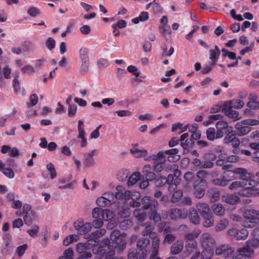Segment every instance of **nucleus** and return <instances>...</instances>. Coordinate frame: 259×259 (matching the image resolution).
I'll use <instances>...</instances> for the list:
<instances>
[{
	"label": "nucleus",
	"instance_id": "obj_1",
	"mask_svg": "<svg viewBox=\"0 0 259 259\" xmlns=\"http://www.w3.org/2000/svg\"><path fill=\"white\" fill-rule=\"evenodd\" d=\"M245 221L243 226L246 228H253L259 225V211L253 209H247L243 212Z\"/></svg>",
	"mask_w": 259,
	"mask_h": 259
},
{
	"label": "nucleus",
	"instance_id": "obj_2",
	"mask_svg": "<svg viewBox=\"0 0 259 259\" xmlns=\"http://www.w3.org/2000/svg\"><path fill=\"white\" fill-rule=\"evenodd\" d=\"M258 121L256 119H246L237 122L235 125V133L239 136L247 134L251 130L250 125H256Z\"/></svg>",
	"mask_w": 259,
	"mask_h": 259
},
{
	"label": "nucleus",
	"instance_id": "obj_3",
	"mask_svg": "<svg viewBox=\"0 0 259 259\" xmlns=\"http://www.w3.org/2000/svg\"><path fill=\"white\" fill-rule=\"evenodd\" d=\"M110 240L112 241V246L117 248L119 252L122 251L126 245L125 234H121L117 230H113L110 235Z\"/></svg>",
	"mask_w": 259,
	"mask_h": 259
},
{
	"label": "nucleus",
	"instance_id": "obj_4",
	"mask_svg": "<svg viewBox=\"0 0 259 259\" xmlns=\"http://www.w3.org/2000/svg\"><path fill=\"white\" fill-rule=\"evenodd\" d=\"M242 180V187L238 191L237 194L240 196L252 197L251 188L255 186L256 182L250 178L249 173L247 178Z\"/></svg>",
	"mask_w": 259,
	"mask_h": 259
},
{
	"label": "nucleus",
	"instance_id": "obj_5",
	"mask_svg": "<svg viewBox=\"0 0 259 259\" xmlns=\"http://www.w3.org/2000/svg\"><path fill=\"white\" fill-rule=\"evenodd\" d=\"M236 175H239V178L241 180H244L247 178L249 173L247 172V170L242 168H236L233 170H228L225 171L223 174V178L225 180L227 181V184L228 183L236 178Z\"/></svg>",
	"mask_w": 259,
	"mask_h": 259
},
{
	"label": "nucleus",
	"instance_id": "obj_6",
	"mask_svg": "<svg viewBox=\"0 0 259 259\" xmlns=\"http://www.w3.org/2000/svg\"><path fill=\"white\" fill-rule=\"evenodd\" d=\"M93 246H95L93 245V243L91 241H89L88 240L85 243H78L77 244L76 250L77 252L81 254L79 259L91 258L92 257V253L90 252H88V250Z\"/></svg>",
	"mask_w": 259,
	"mask_h": 259
},
{
	"label": "nucleus",
	"instance_id": "obj_7",
	"mask_svg": "<svg viewBox=\"0 0 259 259\" xmlns=\"http://www.w3.org/2000/svg\"><path fill=\"white\" fill-rule=\"evenodd\" d=\"M73 226L77 231V233L80 235H84V238L90 234L89 233L91 231L92 225L91 223H84L82 220L79 219L73 223Z\"/></svg>",
	"mask_w": 259,
	"mask_h": 259
},
{
	"label": "nucleus",
	"instance_id": "obj_8",
	"mask_svg": "<svg viewBox=\"0 0 259 259\" xmlns=\"http://www.w3.org/2000/svg\"><path fill=\"white\" fill-rule=\"evenodd\" d=\"M147 159L148 160L154 161V171L160 172L163 169L165 159L164 158V153L162 151L159 152L157 154H153L149 156Z\"/></svg>",
	"mask_w": 259,
	"mask_h": 259
},
{
	"label": "nucleus",
	"instance_id": "obj_9",
	"mask_svg": "<svg viewBox=\"0 0 259 259\" xmlns=\"http://www.w3.org/2000/svg\"><path fill=\"white\" fill-rule=\"evenodd\" d=\"M116 190L115 194L111 193V197L113 198L127 201L132 198L131 191L126 190L122 186H117L116 187Z\"/></svg>",
	"mask_w": 259,
	"mask_h": 259
},
{
	"label": "nucleus",
	"instance_id": "obj_10",
	"mask_svg": "<svg viewBox=\"0 0 259 259\" xmlns=\"http://www.w3.org/2000/svg\"><path fill=\"white\" fill-rule=\"evenodd\" d=\"M234 250L228 244L219 245L215 248V254L217 255H222L226 258H229L233 256Z\"/></svg>",
	"mask_w": 259,
	"mask_h": 259
},
{
	"label": "nucleus",
	"instance_id": "obj_11",
	"mask_svg": "<svg viewBox=\"0 0 259 259\" xmlns=\"http://www.w3.org/2000/svg\"><path fill=\"white\" fill-rule=\"evenodd\" d=\"M200 242L203 248L213 249L215 241L211 235L208 233H203L200 236Z\"/></svg>",
	"mask_w": 259,
	"mask_h": 259
},
{
	"label": "nucleus",
	"instance_id": "obj_12",
	"mask_svg": "<svg viewBox=\"0 0 259 259\" xmlns=\"http://www.w3.org/2000/svg\"><path fill=\"white\" fill-rule=\"evenodd\" d=\"M169 217L171 220L185 219L187 217L188 211L185 209L171 208L168 210Z\"/></svg>",
	"mask_w": 259,
	"mask_h": 259
},
{
	"label": "nucleus",
	"instance_id": "obj_13",
	"mask_svg": "<svg viewBox=\"0 0 259 259\" xmlns=\"http://www.w3.org/2000/svg\"><path fill=\"white\" fill-rule=\"evenodd\" d=\"M217 131V139L223 138L225 134H226L230 130V127H232L228 125L227 121L220 120L215 124Z\"/></svg>",
	"mask_w": 259,
	"mask_h": 259
},
{
	"label": "nucleus",
	"instance_id": "obj_14",
	"mask_svg": "<svg viewBox=\"0 0 259 259\" xmlns=\"http://www.w3.org/2000/svg\"><path fill=\"white\" fill-rule=\"evenodd\" d=\"M258 247L259 239L253 238L246 242L245 246L243 247V250L247 256H251L254 253L253 249Z\"/></svg>",
	"mask_w": 259,
	"mask_h": 259
},
{
	"label": "nucleus",
	"instance_id": "obj_15",
	"mask_svg": "<svg viewBox=\"0 0 259 259\" xmlns=\"http://www.w3.org/2000/svg\"><path fill=\"white\" fill-rule=\"evenodd\" d=\"M229 236L234 237L236 240H245L248 236V232L246 229L243 228L240 230L232 228L228 231Z\"/></svg>",
	"mask_w": 259,
	"mask_h": 259
},
{
	"label": "nucleus",
	"instance_id": "obj_16",
	"mask_svg": "<svg viewBox=\"0 0 259 259\" xmlns=\"http://www.w3.org/2000/svg\"><path fill=\"white\" fill-rule=\"evenodd\" d=\"M106 233V230L105 229H100L91 233L90 234H88V235L85 237V239L88 240L89 241H91L93 243V245L96 246L98 245L99 243V238L104 235Z\"/></svg>",
	"mask_w": 259,
	"mask_h": 259
},
{
	"label": "nucleus",
	"instance_id": "obj_17",
	"mask_svg": "<svg viewBox=\"0 0 259 259\" xmlns=\"http://www.w3.org/2000/svg\"><path fill=\"white\" fill-rule=\"evenodd\" d=\"M3 243L1 246V253L3 255H6L11 251L12 239L9 234H6L3 236Z\"/></svg>",
	"mask_w": 259,
	"mask_h": 259
},
{
	"label": "nucleus",
	"instance_id": "obj_18",
	"mask_svg": "<svg viewBox=\"0 0 259 259\" xmlns=\"http://www.w3.org/2000/svg\"><path fill=\"white\" fill-rule=\"evenodd\" d=\"M206 184L201 183V181H194L193 183V194L197 198H202L205 194V189Z\"/></svg>",
	"mask_w": 259,
	"mask_h": 259
},
{
	"label": "nucleus",
	"instance_id": "obj_19",
	"mask_svg": "<svg viewBox=\"0 0 259 259\" xmlns=\"http://www.w3.org/2000/svg\"><path fill=\"white\" fill-rule=\"evenodd\" d=\"M77 130L78 132L77 138L81 140L80 146L82 148L85 147L88 145V142L87 139L85 138V132L84 130V122L81 120H79L78 121Z\"/></svg>",
	"mask_w": 259,
	"mask_h": 259
},
{
	"label": "nucleus",
	"instance_id": "obj_20",
	"mask_svg": "<svg viewBox=\"0 0 259 259\" xmlns=\"http://www.w3.org/2000/svg\"><path fill=\"white\" fill-rule=\"evenodd\" d=\"M223 111L229 118L232 119L234 121H237L240 119L239 112L232 110V108L228 107V104L225 103L223 106Z\"/></svg>",
	"mask_w": 259,
	"mask_h": 259
},
{
	"label": "nucleus",
	"instance_id": "obj_21",
	"mask_svg": "<svg viewBox=\"0 0 259 259\" xmlns=\"http://www.w3.org/2000/svg\"><path fill=\"white\" fill-rule=\"evenodd\" d=\"M209 59L210 60L209 64L212 66L215 65L218 62L221 54V50L220 48L218 46L215 45L214 47V49L209 50Z\"/></svg>",
	"mask_w": 259,
	"mask_h": 259
},
{
	"label": "nucleus",
	"instance_id": "obj_22",
	"mask_svg": "<svg viewBox=\"0 0 259 259\" xmlns=\"http://www.w3.org/2000/svg\"><path fill=\"white\" fill-rule=\"evenodd\" d=\"M143 207L144 209H150L153 207H157L158 206V202L154 199H152L149 196L144 197L141 200Z\"/></svg>",
	"mask_w": 259,
	"mask_h": 259
},
{
	"label": "nucleus",
	"instance_id": "obj_23",
	"mask_svg": "<svg viewBox=\"0 0 259 259\" xmlns=\"http://www.w3.org/2000/svg\"><path fill=\"white\" fill-rule=\"evenodd\" d=\"M154 227L150 224L146 223L145 225V228L143 231H142V235L143 236H148L152 239L153 240H156V239H159L158 237L157 234L156 232H153Z\"/></svg>",
	"mask_w": 259,
	"mask_h": 259
},
{
	"label": "nucleus",
	"instance_id": "obj_24",
	"mask_svg": "<svg viewBox=\"0 0 259 259\" xmlns=\"http://www.w3.org/2000/svg\"><path fill=\"white\" fill-rule=\"evenodd\" d=\"M98 153V151L97 150H93L84 155V164L85 166L89 167L95 164L94 156L96 155Z\"/></svg>",
	"mask_w": 259,
	"mask_h": 259
},
{
	"label": "nucleus",
	"instance_id": "obj_25",
	"mask_svg": "<svg viewBox=\"0 0 259 259\" xmlns=\"http://www.w3.org/2000/svg\"><path fill=\"white\" fill-rule=\"evenodd\" d=\"M164 153V158L165 155H168L167 159L170 162H175L179 160L180 156L178 155L179 150L177 148L170 149L163 152Z\"/></svg>",
	"mask_w": 259,
	"mask_h": 259
},
{
	"label": "nucleus",
	"instance_id": "obj_26",
	"mask_svg": "<svg viewBox=\"0 0 259 259\" xmlns=\"http://www.w3.org/2000/svg\"><path fill=\"white\" fill-rule=\"evenodd\" d=\"M189 133H186L181 136L180 140L181 141V145L184 150L188 149V148L192 147L194 142L192 139H188Z\"/></svg>",
	"mask_w": 259,
	"mask_h": 259
},
{
	"label": "nucleus",
	"instance_id": "obj_27",
	"mask_svg": "<svg viewBox=\"0 0 259 259\" xmlns=\"http://www.w3.org/2000/svg\"><path fill=\"white\" fill-rule=\"evenodd\" d=\"M190 222L195 224L198 225L200 223V219L197 210L193 208H190L188 215Z\"/></svg>",
	"mask_w": 259,
	"mask_h": 259
},
{
	"label": "nucleus",
	"instance_id": "obj_28",
	"mask_svg": "<svg viewBox=\"0 0 259 259\" xmlns=\"http://www.w3.org/2000/svg\"><path fill=\"white\" fill-rule=\"evenodd\" d=\"M138 144L135 145L132 149H130V152L132 155L137 158L143 157L146 156L147 154V151L145 149H138L137 148Z\"/></svg>",
	"mask_w": 259,
	"mask_h": 259
},
{
	"label": "nucleus",
	"instance_id": "obj_29",
	"mask_svg": "<svg viewBox=\"0 0 259 259\" xmlns=\"http://www.w3.org/2000/svg\"><path fill=\"white\" fill-rule=\"evenodd\" d=\"M184 243L182 240H177L173 243L170 247L171 253L174 255L179 254L183 250Z\"/></svg>",
	"mask_w": 259,
	"mask_h": 259
},
{
	"label": "nucleus",
	"instance_id": "obj_30",
	"mask_svg": "<svg viewBox=\"0 0 259 259\" xmlns=\"http://www.w3.org/2000/svg\"><path fill=\"white\" fill-rule=\"evenodd\" d=\"M107 194L104 193V196L98 198L96 200L97 204L100 207H106L109 206L112 202V200L109 197H106Z\"/></svg>",
	"mask_w": 259,
	"mask_h": 259
},
{
	"label": "nucleus",
	"instance_id": "obj_31",
	"mask_svg": "<svg viewBox=\"0 0 259 259\" xmlns=\"http://www.w3.org/2000/svg\"><path fill=\"white\" fill-rule=\"evenodd\" d=\"M31 208V206L29 204L25 203L23 206L22 211L23 213L25 214L24 217V221L26 224H30L32 221V219L28 217Z\"/></svg>",
	"mask_w": 259,
	"mask_h": 259
},
{
	"label": "nucleus",
	"instance_id": "obj_32",
	"mask_svg": "<svg viewBox=\"0 0 259 259\" xmlns=\"http://www.w3.org/2000/svg\"><path fill=\"white\" fill-rule=\"evenodd\" d=\"M150 243V240L149 239L141 238H140L137 243V247L140 249V251L141 253H142L143 251H145V253L146 254V248L148 246V245Z\"/></svg>",
	"mask_w": 259,
	"mask_h": 259
},
{
	"label": "nucleus",
	"instance_id": "obj_33",
	"mask_svg": "<svg viewBox=\"0 0 259 259\" xmlns=\"http://www.w3.org/2000/svg\"><path fill=\"white\" fill-rule=\"evenodd\" d=\"M212 210L214 213L219 216H223L225 213V209L222 204L214 203L212 205Z\"/></svg>",
	"mask_w": 259,
	"mask_h": 259
},
{
	"label": "nucleus",
	"instance_id": "obj_34",
	"mask_svg": "<svg viewBox=\"0 0 259 259\" xmlns=\"http://www.w3.org/2000/svg\"><path fill=\"white\" fill-rule=\"evenodd\" d=\"M222 199L224 201L230 204H234L239 200V197L234 194H227L223 196Z\"/></svg>",
	"mask_w": 259,
	"mask_h": 259
},
{
	"label": "nucleus",
	"instance_id": "obj_35",
	"mask_svg": "<svg viewBox=\"0 0 259 259\" xmlns=\"http://www.w3.org/2000/svg\"><path fill=\"white\" fill-rule=\"evenodd\" d=\"M197 211L200 213L201 216L205 213L210 212V210L208 205L205 203H198L196 205Z\"/></svg>",
	"mask_w": 259,
	"mask_h": 259
},
{
	"label": "nucleus",
	"instance_id": "obj_36",
	"mask_svg": "<svg viewBox=\"0 0 259 259\" xmlns=\"http://www.w3.org/2000/svg\"><path fill=\"white\" fill-rule=\"evenodd\" d=\"M102 247H99L97 250V253L101 255H105L106 259H115L114 256L115 255V251L111 250L106 253V250L102 248Z\"/></svg>",
	"mask_w": 259,
	"mask_h": 259
},
{
	"label": "nucleus",
	"instance_id": "obj_37",
	"mask_svg": "<svg viewBox=\"0 0 259 259\" xmlns=\"http://www.w3.org/2000/svg\"><path fill=\"white\" fill-rule=\"evenodd\" d=\"M149 18V13L147 12H142L140 13L139 17L135 18L132 20L133 23L135 24H138L140 21L145 22Z\"/></svg>",
	"mask_w": 259,
	"mask_h": 259
},
{
	"label": "nucleus",
	"instance_id": "obj_38",
	"mask_svg": "<svg viewBox=\"0 0 259 259\" xmlns=\"http://www.w3.org/2000/svg\"><path fill=\"white\" fill-rule=\"evenodd\" d=\"M133 214L137 220L140 222L144 221L147 217L146 212L140 208L136 209Z\"/></svg>",
	"mask_w": 259,
	"mask_h": 259
},
{
	"label": "nucleus",
	"instance_id": "obj_39",
	"mask_svg": "<svg viewBox=\"0 0 259 259\" xmlns=\"http://www.w3.org/2000/svg\"><path fill=\"white\" fill-rule=\"evenodd\" d=\"M141 174L139 172H135L128 179L127 184L128 186H133L140 180Z\"/></svg>",
	"mask_w": 259,
	"mask_h": 259
},
{
	"label": "nucleus",
	"instance_id": "obj_40",
	"mask_svg": "<svg viewBox=\"0 0 259 259\" xmlns=\"http://www.w3.org/2000/svg\"><path fill=\"white\" fill-rule=\"evenodd\" d=\"M146 256V254L144 250L142 251V253L141 252V254L135 250H132L128 253L127 258L128 259H145Z\"/></svg>",
	"mask_w": 259,
	"mask_h": 259
},
{
	"label": "nucleus",
	"instance_id": "obj_41",
	"mask_svg": "<svg viewBox=\"0 0 259 259\" xmlns=\"http://www.w3.org/2000/svg\"><path fill=\"white\" fill-rule=\"evenodd\" d=\"M149 219L155 223L161 221V217L160 214L157 212L156 207H153L151 209Z\"/></svg>",
	"mask_w": 259,
	"mask_h": 259
},
{
	"label": "nucleus",
	"instance_id": "obj_42",
	"mask_svg": "<svg viewBox=\"0 0 259 259\" xmlns=\"http://www.w3.org/2000/svg\"><path fill=\"white\" fill-rule=\"evenodd\" d=\"M244 105V103L239 99H233L229 102L228 107L235 109H241Z\"/></svg>",
	"mask_w": 259,
	"mask_h": 259
},
{
	"label": "nucleus",
	"instance_id": "obj_43",
	"mask_svg": "<svg viewBox=\"0 0 259 259\" xmlns=\"http://www.w3.org/2000/svg\"><path fill=\"white\" fill-rule=\"evenodd\" d=\"M208 176V174L207 171L204 170H199L196 174V176L198 180H196L194 181H201V183L207 184L206 179L207 178Z\"/></svg>",
	"mask_w": 259,
	"mask_h": 259
},
{
	"label": "nucleus",
	"instance_id": "obj_44",
	"mask_svg": "<svg viewBox=\"0 0 259 259\" xmlns=\"http://www.w3.org/2000/svg\"><path fill=\"white\" fill-rule=\"evenodd\" d=\"M202 217L204 219L203 225L205 227H209L213 224V219L211 212L205 213Z\"/></svg>",
	"mask_w": 259,
	"mask_h": 259
},
{
	"label": "nucleus",
	"instance_id": "obj_45",
	"mask_svg": "<svg viewBox=\"0 0 259 259\" xmlns=\"http://www.w3.org/2000/svg\"><path fill=\"white\" fill-rule=\"evenodd\" d=\"M207 193L212 202L218 200L220 197V191L214 189H210Z\"/></svg>",
	"mask_w": 259,
	"mask_h": 259
},
{
	"label": "nucleus",
	"instance_id": "obj_46",
	"mask_svg": "<svg viewBox=\"0 0 259 259\" xmlns=\"http://www.w3.org/2000/svg\"><path fill=\"white\" fill-rule=\"evenodd\" d=\"M226 135L223 140L225 144H229L237 135L235 132L233 131V127H230V130L226 134Z\"/></svg>",
	"mask_w": 259,
	"mask_h": 259
},
{
	"label": "nucleus",
	"instance_id": "obj_47",
	"mask_svg": "<svg viewBox=\"0 0 259 259\" xmlns=\"http://www.w3.org/2000/svg\"><path fill=\"white\" fill-rule=\"evenodd\" d=\"M201 254V259H211L214 254L213 249L203 248Z\"/></svg>",
	"mask_w": 259,
	"mask_h": 259
},
{
	"label": "nucleus",
	"instance_id": "obj_48",
	"mask_svg": "<svg viewBox=\"0 0 259 259\" xmlns=\"http://www.w3.org/2000/svg\"><path fill=\"white\" fill-rule=\"evenodd\" d=\"M184 179L186 182V186L188 187L191 183L193 184L194 181L196 180L194 174L191 171L186 172L184 176Z\"/></svg>",
	"mask_w": 259,
	"mask_h": 259
},
{
	"label": "nucleus",
	"instance_id": "obj_49",
	"mask_svg": "<svg viewBox=\"0 0 259 259\" xmlns=\"http://www.w3.org/2000/svg\"><path fill=\"white\" fill-rule=\"evenodd\" d=\"M159 239L153 240L152 242V253L150 256H157L158 254Z\"/></svg>",
	"mask_w": 259,
	"mask_h": 259
},
{
	"label": "nucleus",
	"instance_id": "obj_50",
	"mask_svg": "<svg viewBox=\"0 0 259 259\" xmlns=\"http://www.w3.org/2000/svg\"><path fill=\"white\" fill-rule=\"evenodd\" d=\"M79 58L81 61H89V50L86 48H82L79 50Z\"/></svg>",
	"mask_w": 259,
	"mask_h": 259
},
{
	"label": "nucleus",
	"instance_id": "obj_51",
	"mask_svg": "<svg viewBox=\"0 0 259 259\" xmlns=\"http://www.w3.org/2000/svg\"><path fill=\"white\" fill-rule=\"evenodd\" d=\"M206 137L207 139L210 141H213L214 139H217V131L213 127H209L207 129L206 132Z\"/></svg>",
	"mask_w": 259,
	"mask_h": 259
},
{
	"label": "nucleus",
	"instance_id": "obj_52",
	"mask_svg": "<svg viewBox=\"0 0 259 259\" xmlns=\"http://www.w3.org/2000/svg\"><path fill=\"white\" fill-rule=\"evenodd\" d=\"M183 195V191L181 190L175 191L171 197V201L172 203H177L181 199Z\"/></svg>",
	"mask_w": 259,
	"mask_h": 259
},
{
	"label": "nucleus",
	"instance_id": "obj_53",
	"mask_svg": "<svg viewBox=\"0 0 259 259\" xmlns=\"http://www.w3.org/2000/svg\"><path fill=\"white\" fill-rule=\"evenodd\" d=\"M229 225V222L226 219H223L219 221L217 224L215 230L217 231H221L227 228Z\"/></svg>",
	"mask_w": 259,
	"mask_h": 259
},
{
	"label": "nucleus",
	"instance_id": "obj_54",
	"mask_svg": "<svg viewBox=\"0 0 259 259\" xmlns=\"http://www.w3.org/2000/svg\"><path fill=\"white\" fill-rule=\"evenodd\" d=\"M197 247V241L186 242V250L187 252L191 253L194 250L196 249Z\"/></svg>",
	"mask_w": 259,
	"mask_h": 259
},
{
	"label": "nucleus",
	"instance_id": "obj_55",
	"mask_svg": "<svg viewBox=\"0 0 259 259\" xmlns=\"http://www.w3.org/2000/svg\"><path fill=\"white\" fill-rule=\"evenodd\" d=\"M166 178L163 176H157L155 179V185L157 187H161L167 184Z\"/></svg>",
	"mask_w": 259,
	"mask_h": 259
},
{
	"label": "nucleus",
	"instance_id": "obj_56",
	"mask_svg": "<svg viewBox=\"0 0 259 259\" xmlns=\"http://www.w3.org/2000/svg\"><path fill=\"white\" fill-rule=\"evenodd\" d=\"M168 168H169L170 171L173 172V175L176 177V179H178V178L181 176V172L178 169V165L177 164H172L166 168V169ZM165 170H167V169Z\"/></svg>",
	"mask_w": 259,
	"mask_h": 259
},
{
	"label": "nucleus",
	"instance_id": "obj_57",
	"mask_svg": "<svg viewBox=\"0 0 259 259\" xmlns=\"http://www.w3.org/2000/svg\"><path fill=\"white\" fill-rule=\"evenodd\" d=\"M114 216V214L112 211L109 209H103V212L102 214V220L105 221H108L111 220Z\"/></svg>",
	"mask_w": 259,
	"mask_h": 259
},
{
	"label": "nucleus",
	"instance_id": "obj_58",
	"mask_svg": "<svg viewBox=\"0 0 259 259\" xmlns=\"http://www.w3.org/2000/svg\"><path fill=\"white\" fill-rule=\"evenodd\" d=\"M46 167L49 171L51 178L52 179H55L57 176V172L54 164L52 163H49L47 165Z\"/></svg>",
	"mask_w": 259,
	"mask_h": 259
},
{
	"label": "nucleus",
	"instance_id": "obj_59",
	"mask_svg": "<svg viewBox=\"0 0 259 259\" xmlns=\"http://www.w3.org/2000/svg\"><path fill=\"white\" fill-rule=\"evenodd\" d=\"M27 248L28 245L27 244H23L18 246L16 249V253L19 257H21L24 254Z\"/></svg>",
	"mask_w": 259,
	"mask_h": 259
},
{
	"label": "nucleus",
	"instance_id": "obj_60",
	"mask_svg": "<svg viewBox=\"0 0 259 259\" xmlns=\"http://www.w3.org/2000/svg\"><path fill=\"white\" fill-rule=\"evenodd\" d=\"M46 46L50 50L52 51L56 47V41L51 37H49L46 41Z\"/></svg>",
	"mask_w": 259,
	"mask_h": 259
},
{
	"label": "nucleus",
	"instance_id": "obj_61",
	"mask_svg": "<svg viewBox=\"0 0 259 259\" xmlns=\"http://www.w3.org/2000/svg\"><path fill=\"white\" fill-rule=\"evenodd\" d=\"M128 176V171L127 169H121L117 174V178L120 181H124Z\"/></svg>",
	"mask_w": 259,
	"mask_h": 259
},
{
	"label": "nucleus",
	"instance_id": "obj_62",
	"mask_svg": "<svg viewBox=\"0 0 259 259\" xmlns=\"http://www.w3.org/2000/svg\"><path fill=\"white\" fill-rule=\"evenodd\" d=\"M103 209L99 208L96 207L93 210L92 214L93 217L95 219H102Z\"/></svg>",
	"mask_w": 259,
	"mask_h": 259
},
{
	"label": "nucleus",
	"instance_id": "obj_63",
	"mask_svg": "<svg viewBox=\"0 0 259 259\" xmlns=\"http://www.w3.org/2000/svg\"><path fill=\"white\" fill-rule=\"evenodd\" d=\"M153 5L152 7V11L155 14H161L162 12V8L160 5L156 2L155 0L153 1Z\"/></svg>",
	"mask_w": 259,
	"mask_h": 259
},
{
	"label": "nucleus",
	"instance_id": "obj_64",
	"mask_svg": "<svg viewBox=\"0 0 259 259\" xmlns=\"http://www.w3.org/2000/svg\"><path fill=\"white\" fill-rule=\"evenodd\" d=\"M248 107L251 109H256L259 108V102L255 99H251L247 104Z\"/></svg>",
	"mask_w": 259,
	"mask_h": 259
}]
</instances>
